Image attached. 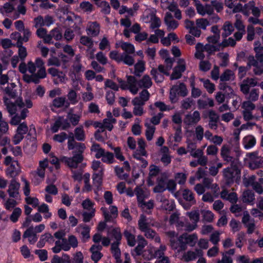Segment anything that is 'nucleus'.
I'll return each mask as SVG.
<instances>
[{
  "mask_svg": "<svg viewBox=\"0 0 263 263\" xmlns=\"http://www.w3.org/2000/svg\"><path fill=\"white\" fill-rule=\"evenodd\" d=\"M166 235L170 238L171 246L173 249H177L178 248V244L177 239H178L177 234L175 231H168L166 232Z\"/></svg>",
  "mask_w": 263,
  "mask_h": 263,
  "instance_id": "nucleus-50",
  "label": "nucleus"
},
{
  "mask_svg": "<svg viewBox=\"0 0 263 263\" xmlns=\"http://www.w3.org/2000/svg\"><path fill=\"white\" fill-rule=\"evenodd\" d=\"M85 146L84 144L78 143L77 145V151H73V156L72 157H63L62 161L71 168H76L79 164L81 163L83 160V156L82 155Z\"/></svg>",
  "mask_w": 263,
  "mask_h": 263,
  "instance_id": "nucleus-2",
  "label": "nucleus"
},
{
  "mask_svg": "<svg viewBox=\"0 0 263 263\" xmlns=\"http://www.w3.org/2000/svg\"><path fill=\"white\" fill-rule=\"evenodd\" d=\"M19 71L24 74L23 78L27 83L37 84L41 79L46 77V72L43 61L40 58L36 59L35 63L29 61L26 64L22 62L18 66Z\"/></svg>",
  "mask_w": 263,
  "mask_h": 263,
  "instance_id": "nucleus-1",
  "label": "nucleus"
},
{
  "mask_svg": "<svg viewBox=\"0 0 263 263\" xmlns=\"http://www.w3.org/2000/svg\"><path fill=\"white\" fill-rule=\"evenodd\" d=\"M186 70L185 61L183 59H179L177 61V65L173 69V71L171 75V80H177L180 78L182 73Z\"/></svg>",
  "mask_w": 263,
  "mask_h": 263,
  "instance_id": "nucleus-8",
  "label": "nucleus"
},
{
  "mask_svg": "<svg viewBox=\"0 0 263 263\" xmlns=\"http://www.w3.org/2000/svg\"><path fill=\"white\" fill-rule=\"evenodd\" d=\"M164 22L168 30H174L177 28L178 26V22L173 19L172 15L170 12L166 13Z\"/></svg>",
  "mask_w": 263,
  "mask_h": 263,
  "instance_id": "nucleus-28",
  "label": "nucleus"
},
{
  "mask_svg": "<svg viewBox=\"0 0 263 263\" xmlns=\"http://www.w3.org/2000/svg\"><path fill=\"white\" fill-rule=\"evenodd\" d=\"M201 213L202 214V219L204 221L207 222H211L213 221L214 217V215L210 210H201Z\"/></svg>",
  "mask_w": 263,
  "mask_h": 263,
  "instance_id": "nucleus-57",
  "label": "nucleus"
},
{
  "mask_svg": "<svg viewBox=\"0 0 263 263\" xmlns=\"http://www.w3.org/2000/svg\"><path fill=\"white\" fill-rule=\"evenodd\" d=\"M150 73L156 83H161L163 81V74L159 73L157 69L152 68Z\"/></svg>",
  "mask_w": 263,
  "mask_h": 263,
  "instance_id": "nucleus-61",
  "label": "nucleus"
},
{
  "mask_svg": "<svg viewBox=\"0 0 263 263\" xmlns=\"http://www.w3.org/2000/svg\"><path fill=\"white\" fill-rule=\"evenodd\" d=\"M4 102L7 107V110L10 115H14L18 110L17 108L21 109L26 106L27 108H31L32 106V103L30 99H26L25 103L23 102L22 98H18L15 103H13L6 98H4Z\"/></svg>",
  "mask_w": 263,
  "mask_h": 263,
  "instance_id": "nucleus-3",
  "label": "nucleus"
},
{
  "mask_svg": "<svg viewBox=\"0 0 263 263\" xmlns=\"http://www.w3.org/2000/svg\"><path fill=\"white\" fill-rule=\"evenodd\" d=\"M186 215L189 217L190 219L192 221V223H186V225L185 226V231H192L196 229L197 227V222L199 220V212L198 210L192 211L190 212H187Z\"/></svg>",
  "mask_w": 263,
  "mask_h": 263,
  "instance_id": "nucleus-9",
  "label": "nucleus"
},
{
  "mask_svg": "<svg viewBox=\"0 0 263 263\" xmlns=\"http://www.w3.org/2000/svg\"><path fill=\"white\" fill-rule=\"evenodd\" d=\"M91 167L93 170V184L98 188L101 186L105 170L104 165L100 161L95 160L92 161Z\"/></svg>",
  "mask_w": 263,
  "mask_h": 263,
  "instance_id": "nucleus-5",
  "label": "nucleus"
},
{
  "mask_svg": "<svg viewBox=\"0 0 263 263\" xmlns=\"http://www.w3.org/2000/svg\"><path fill=\"white\" fill-rule=\"evenodd\" d=\"M108 237L111 241L112 243L120 244L122 238V234L119 228H115L111 229L108 232Z\"/></svg>",
  "mask_w": 263,
  "mask_h": 263,
  "instance_id": "nucleus-22",
  "label": "nucleus"
},
{
  "mask_svg": "<svg viewBox=\"0 0 263 263\" xmlns=\"http://www.w3.org/2000/svg\"><path fill=\"white\" fill-rule=\"evenodd\" d=\"M74 137L78 141H84L85 139V133L82 126L77 127L74 129Z\"/></svg>",
  "mask_w": 263,
  "mask_h": 263,
  "instance_id": "nucleus-64",
  "label": "nucleus"
},
{
  "mask_svg": "<svg viewBox=\"0 0 263 263\" xmlns=\"http://www.w3.org/2000/svg\"><path fill=\"white\" fill-rule=\"evenodd\" d=\"M240 154L238 150H233L232 148L228 144L223 145L220 149L221 157L223 161L227 163H237L238 157L240 156Z\"/></svg>",
  "mask_w": 263,
  "mask_h": 263,
  "instance_id": "nucleus-4",
  "label": "nucleus"
},
{
  "mask_svg": "<svg viewBox=\"0 0 263 263\" xmlns=\"http://www.w3.org/2000/svg\"><path fill=\"white\" fill-rule=\"evenodd\" d=\"M22 213V210L20 208H15L10 215L9 218L13 223L16 222Z\"/></svg>",
  "mask_w": 263,
  "mask_h": 263,
  "instance_id": "nucleus-55",
  "label": "nucleus"
},
{
  "mask_svg": "<svg viewBox=\"0 0 263 263\" xmlns=\"http://www.w3.org/2000/svg\"><path fill=\"white\" fill-rule=\"evenodd\" d=\"M242 202L251 205H253L255 200L254 193L251 190H246L243 192L242 195Z\"/></svg>",
  "mask_w": 263,
  "mask_h": 263,
  "instance_id": "nucleus-30",
  "label": "nucleus"
},
{
  "mask_svg": "<svg viewBox=\"0 0 263 263\" xmlns=\"http://www.w3.org/2000/svg\"><path fill=\"white\" fill-rule=\"evenodd\" d=\"M62 246L65 251H69L71 248H76L78 246V239L73 235H69L67 239H62Z\"/></svg>",
  "mask_w": 263,
  "mask_h": 263,
  "instance_id": "nucleus-12",
  "label": "nucleus"
},
{
  "mask_svg": "<svg viewBox=\"0 0 263 263\" xmlns=\"http://www.w3.org/2000/svg\"><path fill=\"white\" fill-rule=\"evenodd\" d=\"M223 32L222 33V36L223 37H226L228 36L231 34L232 32L234 31V27L232 24L229 22H226L222 27Z\"/></svg>",
  "mask_w": 263,
  "mask_h": 263,
  "instance_id": "nucleus-53",
  "label": "nucleus"
},
{
  "mask_svg": "<svg viewBox=\"0 0 263 263\" xmlns=\"http://www.w3.org/2000/svg\"><path fill=\"white\" fill-rule=\"evenodd\" d=\"M222 174L226 183L230 185L234 182L235 178L240 174V171L238 168L237 163L232 162L230 166L223 170Z\"/></svg>",
  "mask_w": 263,
  "mask_h": 263,
  "instance_id": "nucleus-6",
  "label": "nucleus"
},
{
  "mask_svg": "<svg viewBox=\"0 0 263 263\" xmlns=\"http://www.w3.org/2000/svg\"><path fill=\"white\" fill-rule=\"evenodd\" d=\"M101 158L102 162L107 164H112L115 161L114 154L108 151H105Z\"/></svg>",
  "mask_w": 263,
  "mask_h": 263,
  "instance_id": "nucleus-52",
  "label": "nucleus"
},
{
  "mask_svg": "<svg viewBox=\"0 0 263 263\" xmlns=\"http://www.w3.org/2000/svg\"><path fill=\"white\" fill-rule=\"evenodd\" d=\"M21 172V167L17 161H15L13 164L9 166L5 171L7 177L12 179H16Z\"/></svg>",
  "mask_w": 263,
  "mask_h": 263,
  "instance_id": "nucleus-13",
  "label": "nucleus"
},
{
  "mask_svg": "<svg viewBox=\"0 0 263 263\" xmlns=\"http://www.w3.org/2000/svg\"><path fill=\"white\" fill-rule=\"evenodd\" d=\"M235 79L234 72L229 69L226 70L220 76L221 81L233 80Z\"/></svg>",
  "mask_w": 263,
  "mask_h": 263,
  "instance_id": "nucleus-49",
  "label": "nucleus"
},
{
  "mask_svg": "<svg viewBox=\"0 0 263 263\" xmlns=\"http://www.w3.org/2000/svg\"><path fill=\"white\" fill-rule=\"evenodd\" d=\"M144 233V236L147 238L150 239H154L156 242L160 243L161 239L160 237L157 235L156 232L151 229V228L143 231Z\"/></svg>",
  "mask_w": 263,
  "mask_h": 263,
  "instance_id": "nucleus-40",
  "label": "nucleus"
},
{
  "mask_svg": "<svg viewBox=\"0 0 263 263\" xmlns=\"http://www.w3.org/2000/svg\"><path fill=\"white\" fill-rule=\"evenodd\" d=\"M23 31V35L21 36V34L18 32H15V35H17V42H21L23 44L24 42H27L29 41V38L31 35V32L28 28H26Z\"/></svg>",
  "mask_w": 263,
  "mask_h": 263,
  "instance_id": "nucleus-39",
  "label": "nucleus"
},
{
  "mask_svg": "<svg viewBox=\"0 0 263 263\" xmlns=\"http://www.w3.org/2000/svg\"><path fill=\"white\" fill-rule=\"evenodd\" d=\"M15 199L10 197L5 201L4 206L7 210L11 211L16 208L15 206L17 204V202Z\"/></svg>",
  "mask_w": 263,
  "mask_h": 263,
  "instance_id": "nucleus-56",
  "label": "nucleus"
},
{
  "mask_svg": "<svg viewBox=\"0 0 263 263\" xmlns=\"http://www.w3.org/2000/svg\"><path fill=\"white\" fill-rule=\"evenodd\" d=\"M76 232L82 235V240L86 241L90 238V228L86 224H79L76 228Z\"/></svg>",
  "mask_w": 263,
  "mask_h": 263,
  "instance_id": "nucleus-24",
  "label": "nucleus"
},
{
  "mask_svg": "<svg viewBox=\"0 0 263 263\" xmlns=\"http://www.w3.org/2000/svg\"><path fill=\"white\" fill-rule=\"evenodd\" d=\"M197 105L199 109H202L206 108L208 106L213 107L214 105V103L212 99L207 98L204 100L199 99L197 101Z\"/></svg>",
  "mask_w": 263,
  "mask_h": 263,
  "instance_id": "nucleus-36",
  "label": "nucleus"
},
{
  "mask_svg": "<svg viewBox=\"0 0 263 263\" xmlns=\"http://www.w3.org/2000/svg\"><path fill=\"white\" fill-rule=\"evenodd\" d=\"M81 118V114H76L72 112H68L67 114V119L70 123L75 126L79 124Z\"/></svg>",
  "mask_w": 263,
  "mask_h": 263,
  "instance_id": "nucleus-51",
  "label": "nucleus"
},
{
  "mask_svg": "<svg viewBox=\"0 0 263 263\" xmlns=\"http://www.w3.org/2000/svg\"><path fill=\"white\" fill-rule=\"evenodd\" d=\"M144 125L146 128L145 130V136L146 139L148 141H151L153 138L154 134L156 130V127L155 126L151 125L148 122H145Z\"/></svg>",
  "mask_w": 263,
  "mask_h": 263,
  "instance_id": "nucleus-43",
  "label": "nucleus"
},
{
  "mask_svg": "<svg viewBox=\"0 0 263 263\" xmlns=\"http://www.w3.org/2000/svg\"><path fill=\"white\" fill-rule=\"evenodd\" d=\"M156 17V10L154 9H147L144 12L143 19L146 23H148Z\"/></svg>",
  "mask_w": 263,
  "mask_h": 263,
  "instance_id": "nucleus-45",
  "label": "nucleus"
},
{
  "mask_svg": "<svg viewBox=\"0 0 263 263\" xmlns=\"http://www.w3.org/2000/svg\"><path fill=\"white\" fill-rule=\"evenodd\" d=\"M195 3L197 11L200 15L203 16L206 14H211L212 13L213 10L210 5L203 6L199 1H196Z\"/></svg>",
  "mask_w": 263,
  "mask_h": 263,
  "instance_id": "nucleus-26",
  "label": "nucleus"
},
{
  "mask_svg": "<svg viewBox=\"0 0 263 263\" xmlns=\"http://www.w3.org/2000/svg\"><path fill=\"white\" fill-rule=\"evenodd\" d=\"M255 4L254 1H250L245 5V10L243 11V14L248 16L249 15L250 10L252 11V14L256 17H259L260 15V10L255 6Z\"/></svg>",
  "mask_w": 263,
  "mask_h": 263,
  "instance_id": "nucleus-19",
  "label": "nucleus"
},
{
  "mask_svg": "<svg viewBox=\"0 0 263 263\" xmlns=\"http://www.w3.org/2000/svg\"><path fill=\"white\" fill-rule=\"evenodd\" d=\"M195 49V57L197 59L203 60L205 57L203 53L204 51H205L204 45L201 43H198L196 44Z\"/></svg>",
  "mask_w": 263,
  "mask_h": 263,
  "instance_id": "nucleus-48",
  "label": "nucleus"
},
{
  "mask_svg": "<svg viewBox=\"0 0 263 263\" xmlns=\"http://www.w3.org/2000/svg\"><path fill=\"white\" fill-rule=\"evenodd\" d=\"M182 196L183 198L190 203V205L185 206L186 209H189L192 205L196 203L193 192L189 189H184L182 190Z\"/></svg>",
  "mask_w": 263,
  "mask_h": 263,
  "instance_id": "nucleus-21",
  "label": "nucleus"
},
{
  "mask_svg": "<svg viewBox=\"0 0 263 263\" xmlns=\"http://www.w3.org/2000/svg\"><path fill=\"white\" fill-rule=\"evenodd\" d=\"M16 46L18 48V57L22 60H24L27 55V49L25 47L23 46L20 42H16Z\"/></svg>",
  "mask_w": 263,
  "mask_h": 263,
  "instance_id": "nucleus-58",
  "label": "nucleus"
},
{
  "mask_svg": "<svg viewBox=\"0 0 263 263\" xmlns=\"http://www.w3.org/2000/svg\"><path fill=\"white\" fill-rule=\"evenodd\" d=\"M102 247L99 244L93 245L90 248L91 253V258L95 263H97L102 257L103 254L101 253Z\"/></svg>",
  "mask_w": 263,
  "mask_h": 263,
  "instance_id": "nucleus-20",
  "label": "nucleus"
},
{
  "mask_svg": "<svg viewBox=\"0 0 263 263\" xmlns=\"http://www.w3.org/2000/svg\"><path fill=\"white\" fill-rule=\"evenodd\" d=\"M89 35H82L80 38V43L87 48L93 47L94 42L92 39Z\"/></svg>",
  "mask_w": 263,
  "mask_h": 263,
  "instance_id": "nucleus-47",
  "label": "nucleus"
},
{
  "mask_svg": "<svg viewBox=\"0 0 263 263\" xmlns=\"http://www.w3.org/2000/svg\"><path fill=\"white\" fill-rule=\"evenodd\" d=\"M80 8L84 12L89 13L93 10V5L88 1H84L80 3Z\"/></svg>",
  "mask_w": 263,
  "mask_h": 263,
  "instance_id": "nucleus-62",
  "label": "nucleus"
},
{
  "mask_svg": "<svg viewBox=\"0 0 263 263\" xmlns=\"http://www.w3.org/2000/svg\"><path fill=\"white\" fill-rule=\"evenodd\" d=\"M138 86L141 88L148 89L153 85L151 78L147 74L144 75L141 79L138 81Z\"/></svg>",
  "mask_w": 263,
  "mask_h": 263,
  "instance_id": "nucleus-27",
  "label": "nucleus"
},
{
  "mask_svg": "<svg viewBox=\"0 0 263 263\" xmlns=\"http://www.w3.org/2000/svg\"><path fill=\"white\" fill-rule=\"evenodd\" d=\"M49 36L50 37V42H48V44H53L54 42L52 39H54L56 41L60 40L62 37V34L59 28H55L49 32Z\"/></svg>",
  "mask_w": 263,
  "mask_h": 263,
  "instance_id": "nucleus-42",
  "label": "nucleus"
},
{
  "mask_svg": "<svg viewBox=\"0 0 263 263\" xmlns=\"http://www.w3.org/2000/svg\"><path fill=\"white\" fill-rule=\"evenodd\" d=\"M20 183L17 181L16 179H11L10 181L7 191L9 197L18 198L20 196Z\"/></svg>",
  "mask_w": 263,
  "mask_h": 263,
  "instance_id": "nucleus-11",
  "label": "nucleus"
},
{
  "mask_svg": "<svg viewBox=\"0 0 263 263\" xmlns=\"http://www.w3.org/2000/svg\"><path fill=\"white\" fill-rule=\"evenodd\" d=\"M256 143V139L253 135L246 136L242 140V144L244 148L246 149H249L254 147Z\"/></svg>",
  "mask_w": 263,
  "mask_h": 263,
  "instance_id": "nucleus-33",
  "label": "nucleus"
},
{
  "mask_svg": "<svg viewBox=\"0 0 263 263\" xmlns=\"http://www.w3.org/2000/svg\"><path fill=\"white\" fill-rule=\"evenodd\" d=\"M66 104V106H68L69 103L66 101V99L64 97L55 98L52 101V106L57 108H61Z\"/></svg>",
  "mask_w": 263,
  "mask_h": 263,
  "instance_id": "nucleus-44",
  "label": "nucleus"
},
{
  "mask_svg": "<svg viewBox=\"0 0 263 263\" xmlns=\"http://www.w3.org/2000/svg\"><path fill=\"white\" fill-rule=\"evenodd\" d=\"M123 234L127 240L128 245L130 247H134L136 243L135 236L132 233L130 230L127 229L124 230Z\"/></svg>",
  "mask_w": 263,
  "mask_h": 263,
  "instance_id": "nucleus-46",
  "label": "nucleus"
},
{
  "mask_svg": "<svg viewBox=\"0 0 263 263\" xmlns=\"http://www.w3.org/2000/svg\"><path fill=\"white\" fill-rule=\"evenodd\" d=\"M23 238H27L29 243L34 244L37 240L36 234L33 232V227H31L27 229L23 234Z\"/></svg>",
  "mask_w": 263,
  "mask_h": 263,
  "instance_id": "nucleus-31",
  "label": "nucleus"
},
{
  "mask_svg": "<svg viewBox=\"0 0 263 263\" xmlns=\"http://www.w3.org/2000/svg\"><path fill=\"white\" fill-rule=\"evenodd\" d=\"M157 184L155 186L153 191L155 193H162L166 190V178L164 177H158Z\"/></svg>",
  "mask_w": 263,
  "mask_h": 263,
  "instance_id": "nucleus-29",
  "label": "nucleus"
},
{
  "mask_svg": "<svg viewBox=\"0 0 263 263\" xmlns=\"http://www.w3.org/2000/svg\"><path fill=\"white\" fill-rule=\"evenodd\" d=\"M135 193L139 203H143L145 198L148 195L146 189L141 186H137L135 189Z\"/></svg>",
  "mask_w": 263,
  "mask_h": 263,
  "instance_id": "nucleus-23",
  "label": "nucleus"
},
{
  "mask_svg": "<svg viewBox=\"0 0 263 263\" xmlns=\"http://www.w3.org/2000/svg\"><path fill=\"white\" fill-rule=\"evenodd\" d=\"M14 10V7L10 3H6L0 8V12L3 15H7L12 13Z\"/></svg>",
  "mask_w": 263,
  "mask_h": 263,
  "instance_id": "nucleus-54",
  "label": "nucleus"
},
{
  "mask_svg": "<svg viewBox=\"0 0 263 263\" xmlns=\"http://www.w3.org/2000/svg\"><path fill=\"white\" fill-rule=\"evenodd\" d=\"M172 88L178 95L182 97H185L187 95V88L185 84L183 83L174 85L172 86Z\"/></svg>",
  "mask_w": 263,
  "mask_h": 263,
  "instance_id": "nucleus-41",
  "label": "nucleus"
},
{
  "mask_svg": "<svg viewBox=\"0 0 263 263\" xmlns=\"http://www.w3.org/2000/svg\"><path fill=\"white\" fill-rule=\"evenodd\" d=\"M137 238L138 245L135 248V251L137 254L139 255L142 253L143 248L147 245V242L142 235H138Z\"/></svg>",
  "mask_w": 263,
  "mask_h": 263,
  "instance_id": "nucleus-37",
  "label": "nucleus"
},
{
  "mask_svg": "<svg viewBox=\"0 0 263 263\" xmlns=\"http://www.w3.org/2000/svg\"><path fill=\"white\" fill-rule=\"evenodd\" d=\"M118 82L120 83V87L122 89H128L133 95L138 93L139 88L138 81L133 76H128L126 83L122 81L121 79L118 80Z\"/></svg>",
  "mask_w": 263,
  "mask_h": 263,
  "instance_id": "nucleus-7",
  "label": "nucleus"
},
{
  "mask_svg": "<svg viewBox=\"0 0 263 263\" xmlns=\"http://www.w3.org/2000/svg\"><path fill=\"white\" fill-rule=\"evenodd\" d=\"M86 31L87 34L91 37H96L98 36L100 31V24L97 22H88Z\"/></svg>",
  "mask_w": 263,
  "mask_h": 263,
  "instance_id": "nucleus-17",
  "label": "nucleus"
},
{
  "mask_svg": "<svg viewBox=\"0 0 263 263\" xmlns=\"http://www.w3.org/2000/svg\"><path fill=\"white\" fill-rule=\"evenodd\" d=\"M121 48L127 54H133L135 52V47L134 45L130 43L127 42H122L120 45Z\"/></svg>",
  "mask_w": 263,
  "mask_h": 263,
  "instance_id": "nucleus-59",
  "label": "nucleus"
},
{
  "mask_svg": "<svg viewBox=\"0 0 263 263\" xmlns=\"http://www.w3.org/2000/svg\"><path fill=\"white\" fill-rule=\"evenodd\" d=\"M198 240L196 234H188L184 233L178 237V241L182 246L189 245L191 247H194Z\"/></svg>",
  "mask_w": 263,
  "mask_h": 263,
  "instance_id": "nucleus-10",
  "label": "nucleus"
},
{
  "mask_svg": "<svg viewBox=\"0 0 263 263\" xmlns=\"http://www.w3.org/2000/svg\"><path fill=\"white\" fill-rule=\"evenodd\" d=\"M36 35L40 39H42L45 44L50 41V37L46 29L44 28H38L36 31Z\"/></svg>",
  "mask_w": 263,
  "mask_h": 263,
  "instance_id": "nucleus-35",
  "label": "nucleus"
},
{
  "mask_svg": "<svg viewBox=\"0 0 263 263\" xmlns=\"http://www.w3.org/2000/svg\"><path fill=\"white\" fill-rule=\"evenodd\" d=\"M205 51L209 53V54H211L213 52H214L216 51H218L221 48L220 43L218 44L217 45H211L210 44H206L204 45Z\"/></svg>",
  "mask_w": 263,
  "mask_h": 263,
  "instance_id": "nucleus-60",
  "label": "nucleus"
},
{
  "mask_svg": "<svg viewBox=\"0 0 263 263\" xmlns=\"http://www.w3.org/2000/svg\"><path fill=\"white\" fill-rule=\"evenodd\" d=\"M45 170L38 167L36 171L31 173V175L33 177L32 179V181L34 182L36 181L37 183H39L44 179L45 177Z\"/></svg>",
  "mask_w": 263,
  "mask_h": 263,
  "instance_id": "nucleus-32",
  "label": "nucleus"
},
{
  "mask_svg": "<svg viewBox=\"0 0 263 263\" xmlns=\"http://www.w3.org/2000/svg\"><path fill=\"white\" fill-rule=\"evenodd\" d=\"M220 197L232 203H236L238 200V197L236 193H229L226 189H223L220 192Z\"/></svg>",
  "mask_w": 263,
  "mask_h": 263,
  "instance_id": "nucleus-25",
  "label": "nucleus"
},
{
  "mask_svg": "<svg viewBox=\"0 0 263 263\" xmlns=\"http://www.w3.org/2000/svg\"><path fill=\"white\" fill-rule=\"evenodd\" d=\"M90 151L91 153L94 154L95 157L97 159H100L104 154L105 149L101 147L98 143H93L91 148Z\"/></svg>",
  "mask_w": 263,
  "mask_h": 263,
  "instance_id": "nucleus-34",
  "label": "nucleus"
},
{
  "mask_svg": "<svg viewBox=\"0 0 263 263\" xmlns=\"http://www.w3.org/2000/svg\"><path fill=\"white\" fill-rule=\"evenodd\" d=\"M163 114L161 112L158 113L157 115H154L151 119H147L146 122H148L150 124L152 123L153 125H158L160 123L161 118L163 117Z\"/></svg>",
  "mask_w": 263,
  "mask_h": 263,
  "instance_id": "nucleus-63",
  "label": "nucleus"
},
{
  "mask_svg": "<svg viewBox=\"0 0 263 263\" xmlns=\"http://www.w3.org/2000/svg\"><path fill=\"white\" fill-rule=\"evenodd\" d=\"M109 209L110 213H109L106 208L102 207L101 208L106 221H111L113 218H116L118 215V209L116 206H110Z\"/></svg>",
  "mask_w": 263,
  "mask_h": 263,
  "instance_id": "nucleus-15",
  "label": "nucleus"
},
{
  "mask_svg": "<svg viewBox=\"0 0 263 263\" xmlns=\"http://www.w3.org/2000/svg\"><path fill=\"white\" fill-rule=\"evenodd\" d=\"M202 250L196 249L194 251H188L185 252L182 257V259L185 262H189L195 260L198 257L203 256Z\"/></svg>",
  "mask_w": 263,
  "mask_h": 263,
  "instance_id": "nucleus-16",
  "label": "nucleus"
},
{
  "mask_svg": "<svg viewBox=\"0 0 263 263\" xmlns=\"http://www.w3.org/2000/svg\"><path fill=\"white\" fill-rule=\"evenodd\" d=\"M133 156L134 158L139 162L137 164L142 168H145L147 166V161L142 157L144 155H142L139 151H135Z\"/></svg>",
  "mask_w": 263,
  "mask_h": 263,
  "instance_id": "nucleus-38",
  "label": "nucleus"
},
{
  "mask_svg": "<svg viewBox=\"0 0 263 263\" xmlns=\"http://www.w3.org/2000/svg\"><path fill=\"white\" fill-rule=\"evenodd\" d=\"M201 119L200 114L197 111H194L192 114H189L185 116L184 123L188 126H192L198 123Z\"/></svg>",
  "mask_w": 263,
  "mask_h": 263,
  "instance_id": "nucleus-14",
  "label": "nucleus"
},
{
  "mask_svg": "<svg viewBox=\"0 0 263 263\" xmlns=\"http://www.w3.org/2000/svg\"><path fill=\"white\" fill-rule=\"evenodd\" d=\"M138 224L139 230L143 232L154 226V222L152 219L147 218L145 215H141Z\"/></svg>",
  "mask_w": 263,
  "mask_h": 263,
  "instance_id": "nucleus-18",
  "label": "nucleus"
}]
</instances>
